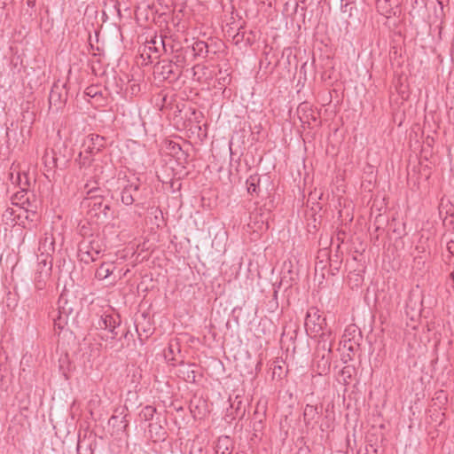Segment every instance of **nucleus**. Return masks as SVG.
<instances>
[{
	"instance_id": "1",
	"label": "nucleus",
	"mask_w": 454,
	"mask_h": 454,
	"mask_svg": "<svg viewBox=\"0 0 454 454\" xmlns=\"http://www.w3.org/2000/svg\"><path fill=\"white\" fill-rule=\"evenodd\" d=\"M326 326V319L319 314L318 309L312 308L307 312L305 327L308 334L315 337L319 336V340H322L323 334L326 333L325 338L328 340H333V333Z\"/></svg>"
},
{
	"instance_id": "2",
	"label": "nucleus",
	"mask_w": 454,
	"mask_h": 454,
	"mask_svg": "<svg viewBox=\"0 0 454 454\" xmlns=\"http://www.w3.org/2000/svg\"><path fill=\"white\" fill-rule=\"evenodd\" d=\"M325 336L326 333L323 334L322 340H318L314 358V364L319 375H326L331 367L332 340H328Z\"/></svg>"
},
{
	"instance_id": "3",
	"label": "nucleus",
	"mask_w": 454,
	"mask_h": 454,
	"mask_svg": "<svg viewBox=\"0 0 454 454\" xmlns=\"http://www.w3.org/2000/svg\"><path fill=\"white\" fill-rule=\"evenodd\" d=\"M100 329L107 330L111 334L106 336V339L115 340L121 332V320L118 315H105L102 316L98 322Z\"/></svg>"
},
{
	"instance_id": "4",
	"label": "nucleus",
	"mask_w": 454,
	"mask_h": 454,
	"mask_svg": "<svg viewBox=\"0 0 454 454\" xmlns=\"http://www.w3.org/2000/svg\"><path fill=\"white\" fill-rule=\"evenodd\" d=\"M99 246L94 240L89 243L83 242L79 246L78 255L80 260L86 264L96 262L99 257Z\"/></svg>"
},
{
	"instance_id": "5",
	"label": "nucleus",
	"mask_w": 454,
	"mask_h": 454,
	"mask_svg": "<svg viewBox=\"0 0 454 454\" xmlns=\"http://www.w3.org/2000/svg\"><path fill=\"white\" fill-rule=\"evenodd\" d=\"M402 0H376L378 12L387 18L396 16L401 12Z\"/></svg>"
},
{
	"instance_id": "6",
	"label": "nucleus",
	"mask_w": 454,
	"mask_h": 454,
	"mask_svg": "<svg viewBox=\"0 0 454 454\" xmlns=\"http://www.w3.org/2000/svg\"><path fill=\"white\" fill-rule=\"evenodd\" d=\"M106 145V138L99 135L91 134L87 137L82 146L84 153L93 155L100 152Z\"/></svg>"
},
{
	"instance_id": "7",
	"label": "nucleus",
	"mask_w": 454,
	"mask_h": 454,
	"mask_svg": "<svg viewBox=\"0 0 454 454\" xmlns=\"http://www.w3.org/2000/svg\"><path fill=\"white\" fill-rule=\"evenodd\" d=\"M67 99V92L66 85L54 84L49 95V103L51 106H55L57 109L62 107Z\"/></svg>"
},
{
	"instance_id": "8",
	"label": "nucleus",
	"mask_w": 454,
	"mask_h": 454,
	"mask_svg": "<svg viewBox=\"0 0 454 454\" xmlns=\"http://www.w3.org/2000/svg\"><path fill=\"white\" fill-rule=\"evenodd\" d=\"M171 58L170 61L175 65L176 69L182 70L186 63V53L188 49H184L179 44H169Z\"/></svg>"
},
{
	"instance_id": "9",
	"label": "nucleus",
	"mask_w": 454,
	"mask_h": 454,
	"mask_svg": "<svg viewBox=\"0 0 454 454\" xmlns=\"http://www.w3.org/2000/svg\"><path fill=\"white\" fill-rule=\"evenodd\" d=\"M38 251L41 255L46 256V258H49V256L52 257V254L55 251V239L52 234L45 233L41 238Z\"/></svg>"
},
{
	"instance_id": "10",
	"label": "nucleus",
	"mask_w": 454,
	"mask_h": 454,
	"mask_svg": "<svg viewBox=\"0 0 454 454\" xmlns=\"http://www.w3.org/2000/svg\"><path fill=\"white\" fill-rule=\"evenodd\" d=\"M147 43L148 45H146L145 47L148 48L149 52L159 53L160 48H162L166 53L168 52L169 44L166 43V40L161 35H155ZM148 58H152L151 53H149Z\"/></svg>"
},
{
	"instance_id": "11",
	"label": "nucleus",
	"mask_w": 454,
	"mask_h": 454,
	"mask_svg": "<svg viewBox=\"0 0 454 454\" xmlns=\"http://www.w3.org/2000/svg\"><path fill=\"white\" fill-rule=\"evenodd\" d=\"M261 180L262 176L258 174L251 175L247 180V192L252 196L256 195L259 196L262 189H261Z\"/></svg>"
},
{
	"instance_id": "12",
	"label": "nucleus",
	"mask_w": 454,
	"mask_h": 454,
	"mask_svg": "<svg viewBox=\"0 0 454 454\" xmlns=\"http://www.w3.org/2000/svg\"><path fill=\"white\" fill-rule=\"evenodd\" d=\"M98 191V188H92L87 192L88 195H90L89 199L91 200V202L89 203V206L92 207V210H94L96 214L101 213L105 204L102 197L96 194V192Z\"/></svg>"
},
{
	"instance_id": "13",
	"label": "nucleus",
	"mask_w": 454,
	"mask_h": 454,
	"mask_svg": "<svg viewBox=\"0 0 454 454\" xmlns=\"http://www.w3.org/2000/svg\"><path fill=\"white\" fill-rule=\"evenodd\" d=\"M137 191L135 183L128 184L124 186L121 192V202L126 206H130L134 203V194Z\"/></svg>"
},
{
	"instance_id": "14",
	"label": "nucleus",
	"mask_w": 454,
	"mask_h": 454,
	"mask_svg": "<svg viewBox=\"0 0 454 454\" xmlns=\"http://www.w3.org/2000/svg\"><path fill=\"white\" fill-rule=\"evenodd\" d=\"M160 67V74L165 79L176 78L181 73L180 69H176L175 65L170 61L162 60Z\"/></svg>"
},
{
	"instance_id": "15",
	"label": "nucleus",
	"mask_w": 454,
	"mask_h": 454,
	"mask_svg": "<svg viewBox=\"0 0 454 454\" xmlns=\"http://www.w3.org/2000/svg\"><path fill=\"white\" fill-rule=\"evenodd\" d=\"M59 304V313H62L65 317H68L71 315L74 308L73 303L67 299V294L66 293H62L58 301Z\"/></svg>"
},
{
	"instance_id": "16",
	"label": "nucleus",
	"mask_w": 454,
	"mask_h": 454,
	"mask_svg": "<svg viewBox=\"0 0 454 454\" xmlns=\"http://www.w3.org/2000/svg\"><path fill=\"white\" fill-rule=\"evenodd\" d=\"M144 322H140L138 320L136 321V330L139 336V339H143L142 333H145L144 338L147 339L153 333V327L151 326L150 323L146 321V316L145 314L142 315Z\"/></svg>"
},
{
	"instance_id": "17",
	"label": "nucleus",
	"mask_w": 454,
	"mask_h": 454,
	"mask_svg": "<svg viewBox=\"0 0 454 454\" xmlns=\"http://www.w3.org/2000/svg\"><path fill=\"white\" fill-rule=\"evenodd\" d=\"M319 415V411L316 406L307 404L303 411V419L306 425L311 424Z\"/></svg>"
},
{
	"instance_id": "18",
	"label": "nucleus",
	"mask_w": 454,
	"mask_h": 454,
	"mask_svg": "<svg viewBox=\"0 0 454 454\" xmlns=\"http://www.w3.org/2000/svg\"><path fill=\"white\" fill-rule=\"evenodd\" d=\"M192 364H182L178 369L179 377H182L186 382H195V372L192 369Z\"/></svg>"
},
{
	"instance_id": "19",
	"label": "nucleus",
	"mask_w": 454,
	"mask_h": 454,
	"mask_svg": "<svg viewBox=\"0 0 454 454\" xmlns=\"http://www.w3.org/2000/svg\"><path fill=\"white\" fill-rule=\"evenodd\" d=\"M114 268L113 263L103 262L96 270L95 276L98 279H106L114 272Z\"/></svg>"
},
{
	"instance_id": "20",
	"label": "nucleus",
	"mask_w": 454,
	"mask_h": 454,
	"mask_svg": "<svg viewBox=\"0 0 454 454\" xmlns=\"http://www.w3.org/2000/svg\"><path fill=\"white\" fill-rule=\"evenodd\" d=\"M37 268L36 271H42L47 270L48 273H51L52 270V257L49 256V258H46V256H43L41 254L37 255Z\"/></svg>"
},
{
	"instance_id": "21",
	"label": "nucleus",
	"mask_w": 454,
	"mask_h": 454,
	"mask_svg": "<svg viewBox=\"0 0 454 454\" xmlns=\"http://www.w3.org/2000/svg\"><path fill=\"white\" fill-rule=\"evenodd\" d=\"M51 273H48L47 270L42 271H36L35 275V287L39 290H42L44 288L47 280L50 278Z\"/></svg>"
},
{
	"instance_id": "22",
	"label": "nucleus",
	"mask_w": 454,
	"mask_h": 454,
	"mask_svg": "<svg viewBox=\"0 0 454 454\" xmlns=\"http://www.w3.org/2000/svg\"><path fill=\"white\" fill-rule=\"evenodd\" d=\"M192 51L194 56L206 57L208 52L207 43L204 41H197L193 43Z\"/></svg>"
},
{
	"instance_id": "23",
	"label": "nucleus",
	"mask_w": 454,
	"mask_h": 454,
	"mask_svg": "<svg viewBox=\"0 0 454 454\" xmlns=\"http://www.w3.org/2000/svg\"><path fill=\"white\" fill-rule=\"evenodd\" d=\"M230 444V438L225 437H220L217 441L216 446H215V452L216 454H230L231 450L229 449Z\"/></svg>"
},
{
	"instance_id": "24",
	"label": "nucleus",
	"mask_w": 454,
	"mask_h": 454,
	"mask_svg": "<svg viewBox=\"0 0 454 454\" xmlns=\"http://www.w3.org/2000/svg\"><path fill=\"white\" fill-rule=\"evenodd\" d=\"M26 195L27 193L24 190L17 192L11 198L12 204L14 206H20V207L24 208V205L28 203V199Z\"/></svg>"
},
{
	"instance_id": "25",
	"label": "nucleus",
	"mask_w": 454,
	"mask_h": 454,
	"mask_svg": "<svg viewBox=\"0 0 454 454\" xmlns=\"http://www.w3.org/2000/svg\"><path fill=\"white\" fill-rule=\"evenodd\" d=\"M355 372L356 369L352 365H347L342 368V370L340 371V376L342 377L344 384L349 383Z\"/></svg>"
},
{
	"instance_id": "26",
	"label": "nucleus",
	"mask_w": 454,
	"mask_h": 454,
	"mask_svg": "<svg viewBox=\"0 0 454 454\" xmlns=\"http://www.w3.org/2000/svg\"><path fill=\"white\" fill-rule=\"evenodd\" d=\"M156 412V408L151 405H147L142 409L139 413L140 418L145 421L152 420Z\"/></svg>"
},
{
	"instance_id": "27",
	"label": "nucleus",
	"mask_w": 454,
	"mask_h": 454,
	"mask_svg": "<svg viewBox=\"0 0 454 454\" xmlns=\"http://www.w3.org/2000/svg\"><path fill=\"white\" fill-rule=\"evenodd\" d=\"M76 449L78 454H93V450L90 444L85 440H79Z\"/></svg>"
},
{
	"instance_id": "28",
	"label": "nucleus",
	"mask_w": 454,
	"mask_h": 454,
	"mask_svg": "<svg viewBox=\"0 0 454 454\" xmlns=\"http://www.w3.org/2000/svg\"><path fill=\"white\" fill-rule=\"evenodd\" d=\"M309 110V106L307 103H301L297 109V112L299 114H302L301 116H300V120L302 123H308L309 124V116L306 114L307 111Z\"/></svg>"
},
{
	"instance_id": "29",
	"label": "nucleus",
	"mask_w": 454,
	"mask_h": 454,
	"mask_svg": "<svg viewBox=\"0 0 454 454\" xmlns=\"http://www.w3.org/2000/svg\"><path fill=\"white\" fill-rule=\"evenodd\" d=\"M252 419H253V429H254V431L257 432V431L262 430L263 416L262 415H259V413L255 411Z\"/></svg>"
},
{
	"instance_id": "30",
	"label": "nucleus",
	"mask_w": 454,
	"mask_h": 454,
	"mask_svg": "<svg viewBox=\"0 0 454 454\" xmlns=\"http://www.w3.org/2000/svg\"><path fill=\"white\" fill-rule=\"evenodd\" d=\"M135 185L137 186V191L135 192L134 196V202H137V205L143 204V200L145 199V195L141 191V185L139 183H135Z\"/></svg>"
},
{
	"instance_id": "31",
	"label": "nucleus",
	"mask_w": 454,
	"mask_h": 454,
	"mask_svg": "<svg viewBox=\"0 0 454 454\" xmlns=\"http://www.w3.org/2000/svg\"><path fill=\"white\" fill-rule=\"evenodd\" d=\"M3 218L6 220V223L10 221L11 223L16 222L15 211L12 207H7L3 214Z\"/></svg>"
},
{
	"instance_id": "32",
	"label": "nucleus",
	"mask_w": 454,
	"mask_h": 454,
	"mask_svg": "<svg viewBox=\"0 0 454 454\" xmlns=\"http://www.w3.org/2000/svg\"><path fill=\"white\" fill-rule=\"evenodd\" d=\"M67 317H65L64 314L59 313V317L54 319V326L59 329H63L65 325H67Z\"/></svg>"
},
{
	"instance_id": "33",
	"label": "nucleus",
	"mask_w": 454,
	"mask_h": 454,
	"mask_svg": "<svg viewBox=\"0 0 454 454\" xmlns=\"http://www.w3.org/2000/svg\"><path fill=\"white\" fill-rule=\"evenodd\" d=\"M168 148L171 151V153H178L179 152H182L180 145L173 141L169 142Z\"/></svg>"
},
{
	"instance_id": "34",
	"label": "nucleus",
	"mask_w": 454,
	"mask_h": 454,
	"mask_svg": "<svg viewBox=\"0 0 454 454\" xmlns=\"http://www.w3.org/2000/svg\"><path fill=\"white\" fill-rule=\"evenodd\" d=\"M79 158H80V164L82 165V166H84L87 163H90V160H91L89 156H87V155L83 156V153L82 152H81L79 153Z\"/></svg>"
},
{
	"instance_id": "35",
	"label": "nucleus",
	"mask_w": 454,
	"mask_h": 454,
	"mask_svg": "<svg viewBox=\"0 0 454 454\" xmlns=\"http://www.w3.org/2000/svg\"><path fill=\"white\" fill-rule=\"evenodd\" d=\"M365 450L366 454H379L378 449L372 444L367 445Z\"/></svg>"
},
{
	"instance_id": "36",
	"label": "nucleus",
	"mask_w": 454,
	"mask_h": 454,
	"mask_svg": "<svg viewBox=\"0 0 454 454\" xmlns=\"http://www.w3.org/2000/svg\"><path fill=\"white\" fill-rule=\"evenodd\" d=\"M111 210L109 203H105L100 214H103L105 217H108V211Z\"/></svg>"
},
{
	"instance_id": "37",
	"label": "nucleus",
	"mask_w": 454,
	"mask_h": 454,
	"mask_svg": "<svg viewBox=\"0 0 454 454\" xmlns=\"http://www.w3.org/2000/svg\"><path fill=\"white\" fill-rule=\"evenodd\" d=\"M97 91L95 90L94 87H89L86 90V94L90 97H95L97 95Z\"/></svg>"
},
{
	"instance_id": "38",
	"label": "nucleus",
	"mask_w": 454,
	"mask_h": 454,
	"mask_svg": "<svg viewBox=\"0 0 454 454\" xmlns=\"http://www.w3.org/2000/svg\"><path fill=\"white\" fill-rule=\"evenodd\" d=\"M128 333H129V331L121 326V332L119 333V335H121L120 339L127 338Z\"/></svg>"
},
{
	"instance_id": "39",
	"label": "nucleus",
	"mask_w": 454,
	"mask_h": 454,
	"mask_svg": "<svg viewBox=\"0 0 454 454\" xmlns=\"http://www.w3.org/2000/svg\"><path fill=\"white\" fill-rule=\"evenodd\" d=\"M438 2V4L440 5L441 7V11L443 12V7L448 4L449 3V0H437Z\"/></svg>"
},
{
	"instance_id": "40",
	"label": "nucleus",
	"mask_w": 454,
	"mask_h": 454,
	"mask_svg": "<svg viewBox=\"0 0 454 454\" xmlns=\"http://www.w3.org/2000/svg\"><path fill=\"white\" fill-rule=\"evenodd\" d=\"M448 249L451 254L454 255V242L448 245Z\"/></svg>"
},
{
	"instance_id": "41",
	"label": "nucleus",
	"mask_w": 454,
	"mask_h": 454,
	"mask_svg": "<svg viewBox=\"0 0 454 454\" xmlns=\"http://www.w3.org/2000/svg\"><path fill=\"white\" fill-rule=\"evenodd\" d=\"M126 414L121 418V422L123 423V428L125 429L128 427V421L126 420Z\"/></svg>"
},
{
	"instance_id": "42",
	"label": "nucleus",
	"mask_w": 454,
	"mask_h": 454,
	"mask_svg": "<svg viewBox=\"0 0 454 454\" xmlns=\"http://www.w3.org/2000/svg\"><path fill=\"white\" fill-rule=\"evenodd\" d=\"M242 38H243V35H240L238 33L236 35H234L233 40H235V41H236V43H238L240 40H242Z\"/></svg>"
},
{
	"instance_id": "43",
	"label": "nucleus",
	"mask_w": 454,
	"mask_h": 454,
	"mask_svg": "<svg viewBox=\"0 0 454 454\" xmlns=\"http://www.w3.org/2000/svg\"><path fill=\"white\" fill-rule=\"evenodd\" d=\"M24 213H25V218H26L27 220H31V221H33V218L31 217V215H30V214L28 213V211H27V210H25V212H24Z\"/></svg>"
},
{
	"instance_id": "44",
	"label": "nucleus",
	"mask_w": 454,
	"mask_h": 454,
	"mask_svg": "<svg viewBox=\"0 0 454 454\" xmlns=\"http://www.w3.org/2000/svg\"><path fill=\"white\" fill-rule=\"evenodd\" d=\"M119 417L117 415H113L110 419V421H117Z\"/></svg>"
},
{
	"instance_id": "45",
	"label": "nucleus",
	"mask_w": 454,
	"mask_h": 454,
	"mask_svg": "<svg viewBox=\"0 0 454 454\" xmlns=\"http://www.w3.org/2000/svg\"><path fill=\"white\" fill-rule=\"evenodd\" d=\"M273 297H274L275 300L278 299V290L274 291Z\"/></svg>"
},
{
	"instance_id": "46",
	"label": "nucleus",
	"mask_w": 454,
	"mask_h": 454,
	"mask_svg": "<svg viewBox=\"0 0 454 454\" xmlns=\"http://www.w3.org/2000/svg\"><path fill=\"white\" fill-rule=\"evenodd\" d=\"M27 5L33 6L34 5V2L32 0H27Z\"/></svg>"
},
{
	"instance_id": "47",
	"label": "nucleus",
	"mask_w": 454,
	"mask_h": 454,
	"mask_svg": "<svg viewBox=\"0 0 454 454\" xmlns=\"http://www.w3.org/2000/svg\"><path fill=\"white\" fill-rule=\"evenodd\" d=\"M22 217L25 218V215L19 214V215H16V218H18V219H20Z\"/></svg>"
},
{
	"instance_id": "48",
	"label": "nucleus",
	"mask_w": 454,
	"mask_h": 454,
	"mask_svg": "<svg viewBox=\"0 0 454 454\" xmlns=\"http://www.w3.org/2000/svg\"><path fill=\"white\" fill-rule=\"evenodd\" d=\"M450 278L452 279V281L454 283V270L450 273Z\"/></svg>"
},
{
	"instance_id": "49",
	"label": "nucleus",
	"mask_w": 454,
	"mask_h": 454,
	"mask_svg": "<svg viewBox=\"0 0 454 454\" xmlns=\"http://www.w3.org/2000/svg\"><path fill=\"white\" fill-rule=\"evenodd\" d=\"M356 0H347L346 4H353Z\"/></svg>"
},
{
	"instance_id": "50",
	"label": "nucleus",
	"mask_w": 454,
	"mask_h": 454,
	"mask_svg": "<svg viewBox=\"0 0 454 454\" xmlns=\"http://www.w3.org/2000/svg\"><path fill=\"white\" fill-rule=\"evenodd\" d=\"M136 87H137V85H133V86L131 87V90H132V91H133V92L136 90Z\"/></svg>"
},
{
	"instance_id": "51",
	"label": "nucleus",
	"mask_w": 454,
	"mask_h": 454,
	"mask_svg": "<svg viewBox=\"0 0 454 454\" xmlns=\"http://www.w3.org/2000/svg\"><path fill=\"white\" fill-rule=\"evenodd\" d=\"M346 359L351 360V356L349 354L347 355Z\"/></svg>"
},
{
	"instance_id": "52",
	"label": "nucleus",
	"mask_w": 454,
	"mask_h": 454,
	"mask_svg": "<svg viewBox=\"0 0 454 454\" xmlns=\"http://www.w3.org/2000/svg\"><path fill=\"white\" fill-rule=\"evenodd\" d=\"M346 359L351 360V356L349 354L347 355Z\"/></svg>"
},
{
	"instance_id": "53",
	"label": "nucleus",
	"mask_w": 454,
	"mask_h": 454,
	"mask_svg": "<svg viewBox=\"0 0 454 454\" xmlns=\"http://www.w3.org/2000/svg\"><path fill=\"white\" fill-rule=\"evenodd\" d=\"M149 427H150V431H152L153 428L154 427V426L153 424H150Z\"/></svg>"
},
{
	"instance_id": "54",
	"label": "nucleus",
	"mask_w": 454,
	"mask_h": 454,
	"mask_svg": "<svg viewBox=\"0 0 454 454\" xmlns=\"http://www.w3.org/2000/svg\"><path fill=\"white\" fill-rule=\"evenodd\" d=\"M342 359H343L344 363L348 362V359H346V356H344Z\"/></svg>"
},
{
	"instance_id": "55",
	"label": "nucleus",
	"mask_w": 454,
	"mask_h": 454,
	"mask_svg": "<svg viewBox=\"0 0 454 454\" xmlns=\"http://www.w3.org/2000/svg\"><path fill=\"white\" fill-rule=\"evenodd\" d=\"M348 350H349V351H353V347H352V346H350V347L348 348Z\"/></svg>"
},
{
	"instance_id": "56",
	"label": "nucleus",
	"mask_w": 454,
	"mask_h": 454,
	"mask_svg": "<svg viewBox=\"0 0 454 454\" xmlns=\"http://www.w3.org/2000/svg\"><path fill=\"white\" fill-rule=\"evenodd\" d=\"M311 119H312L313 121H316V118H315L314 116H312V115H311Z\"/></svg>"
}]
</instances>
